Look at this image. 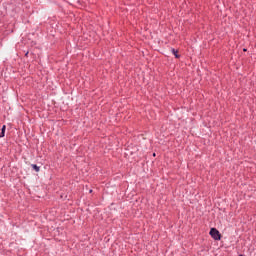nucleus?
<instances>
[{
	"mask_svg": "<svg viewBox=\"0 0 256 256\" xmlns=\"http://www.w3.org/2000/svg\"><path fill=\"white\" fill-rule=\"evenodd\" d=\"M5 129H7V126L3 125L1 132L5 133Z\"/></svg>",
	"mask_w": 256,
	"mask_h": 256,
	"instance_id": "nucleus-4",
	"label": "nucleus"
},
{
	"mask_svg": "<svg viewBox=\"0 0 256 256\" xmlns=\"http://www.w3.org/2000/svg\"><path fill=\"white\" fill-rule=\"evenodd\" d=\"M210 235L212 238L215 239V241H221V233H219V230H217V228H211Z\"/></svg>",
	"mask_w": 256,
	"mask_h": 256,
	"instance_id": "nucleus-1",
	"label": "nucleus"
},
{
	"mask_svg": "<svg viewBox=\"0 0 256 256\" xmlns=\"http://www.w3.org/2000/svg\"><path fill=\"white\" fill-rule=\"evenodd\" d=\"M31 167H32V169H34V171H36V173H39V171H40L39 166H37L36 164H32Z\"/></svg>",
	"mask_w": 256,
	"mask_h": 256,
	"instance_id": "nucleus-2",
	"label": "nucleus"
},
{
	"mask_svg": "<svg viewBox=\"0 0 256 256\" xmlns=\"http://www.w3.org/2000/svg\"><path fill=\"white\" fill-rule=\"evenodd\" d=\"M172 53L176 57V59H179V51L172 49Z\"/></svg>",
	"mask_w": 256,
	"mask_h": 256,
	"instance_id": "nucleus-3",
	"label": "nucleus"
},
{
	"mask_svg": "<svg viewBox=\"0 0 256 256\" xmlns=\"http://www.w3.org/2000/svg\"><path fill=\"white\" fill-rule=\"evenodd\" d=\"M0 137H5V132H1Z\"/></svg>",
	"mask_w": 256,
	"mask_h": 256,
	"instance_id": "nucleus-5",
	"label": "nucleus"
}]
</instances>
